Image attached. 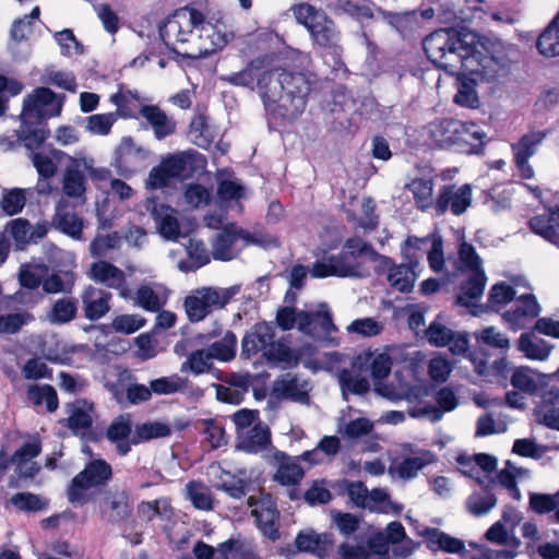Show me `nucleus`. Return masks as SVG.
<instances>
[{
    "label": "nucleus",
    "mask_w": 559,
    "mask_h": 559,
    "mask_svg": "<svg viewBox=\"0 0 559 559\" xmlns=\"http://www.w3.org/2000/svg\"><path fill=\"white\" fill-rule=\"evenodd\" d=\"M271 61L267 56L257 57L242 70L222 75L221 80L234 86L258 90L267 109L283 119L295 120L306 109L318 79L312 73L272 67Z\"/></svg>",
    "instance_id": "nucleus-1"
},
{
    "label": "nucleus",
    "mask_w": 559,
    "mask_h": 559,
    "mask_svg": "<svg viewBox=\"0 0 559 559\" xmlns=\"http://www.w3.org/2000/svg\"><path fill=\"white\" fill-rule=\"evenodd\" d=\"M159 35L170 50L188 59L206 57L228 43L226 33L191 7L177 9L159 28Z\"/></svg>",
    "instance_id": "nucleus-2"
},
{
    "label": "nucleus",
    "mask_w": 559,
    "mask_h": 559,
    "mask_svg": "<svg viewBox=\"0 0 559 559\" xmlns=\"http://www.w3.org/2000/svg\"><path fill=\"white\" fill-rule=\"evenodd\" d=\"M362 246H369V243L360 237L348 238L345 241L344 249L338 254L313 264L311 269L312 276L366 277L370 275V267L367 265V251Z\"/></svg>",
    "instance_id": "nucleus-3"
},
{
    "label": "nucleus",
    "mask_w": 559,
    "mask_h": 559,
    "mask_svg": "<svg viewBox=\"0 0 559 559\" xmlns=\"http://www.w3.org/2000/svg\"><path fill=\"white\" fill-rule=\"evenodd\" d=\"M392 361L385 354L374 355L365 353L358 355L349 369L340 372L338 380L342 389L355 394L367 393L370 389L369 379L380 381L391 371Z\"/></svg>",
    "instance_id": "nucleus-4"
},
{
    "label": "nucleus",
    "mask_w": 559,
    "mask_h": 559,
    "mask_svg": "<svg viewBox=\"0 0 559 559\" xmlns=\"http://www.w3.org/2000/svg\"><path fill=\"white\" fill-rule=\"evenodd\" d=\"M269 247L276 240L262 231H249L236 224L225 225L212 241V255L215 260L230 261L236 259L246 246Z\"/></svg>",
    "instance_id": "nucleus-5"
},
{
    "label": "nucleus",
    "mask_w": 559,
    "mask_h": 559,
    "mask_svg": "<svg viewBox=\"0 0 559 559\" xmlns=\"http://www.w3.org/2000/svg\"><path fill=\"white\" fill-rule=\"evenodd\" d=\"M423 46L428 59L450 73H454L469 50L454 31L444 28L429 34Z\"/></svg>",
    "instance_id": "nucleus-6"
},
{
    "label": "nucleus",
    "mask_w": 559,
    "mask_h": 559,
    "mask_svg": "<svg viewBox=\"0 0 559 559\" xmlns=\"http://www.w3.org/2000/svg\"><path fill=\"white\" fill-rule=\"evenodd\" d=\"M239 290V286H204L192 290L183 301L189 321L200 322L214 311L224 309Z\"/></svg>",
    "instance_id": "nucleus-7"
},
{
    "label": "nucleus",
    "mask_w": 559,
    "mask_h": 559,
    "mask_svg": "<svg viewBox=\"0 0 559 559\" xmlns=\"http://www.w3.org/2000/svg\"><path fill=\"white\" fill-rule=\"evenodd\" d=\"M112 478V468L102 459L92 460L80 472L67 488L68 500L73 504L83 506L88 501V490L105 486Z\"/></svg>",
    "instance_id": "nucleus-8"
},
{
    "label": "nucleus",
    "mask_w": 559,
    "mask_h": 559,
    "mask_svg": "<svg viewBox=\"0 0 559 559\" xmlns=\"http://www.w3.org/2000/svg\"><path fill=\"white\" fill-rule=\"evenodd\" d=\"M108 171L106 169L94 168L85 159H74L66 168L62 178V190L68 198L75 199L80 203L85 202L87 189V179H104Z\"/></svg>",
    "instance_id": "nucleus-9"
},
{
    "label": "nucleus",
    "mask_w": 559,
    "mask_h": 559,
    "mask_svg": "<svg viewBox=\"0 0 559 559\" xmlns=\"http://www.w3.org/2000/svg\"><path fill=\"white\" fill-rule=\"evenodd\" d=\"M63 98L48 87H37L28 95L23 104L22 120L41 122L51 117L59 116L63 106Z\"/></svg>",
    "instance_id": "nucleus-10"
},
{
    "label": "nucleus",
    "mask_w": 559,
    "mask_h": 559,
    "mask_svg": "<svg viewBox=\"0 0 559 559\" xmlns=\"http://www.w3.org/2000/svg\"><path fill=\"white\" fill-rule=\"evenodd\" d=\"M247 503L261 533L273 542L277 540L281 536L280 511L272 495L260 491L250 496Z\"/></svg>",
    "instance_id": "nucleus-11"
},
{
    "label": "nucleus",
    "mask_w": 559,
    "mask_h": 559,
    "mask_svg": "<svg viewBox=\"0 0 559 559\" xmlns=\"http://www.w3.org/2000/svg\"><path fill=\"white\" fill-rule=\"evenodd\" d=\"M460 66L463 71L473 76L474 81L478 82H491L503 70V64L498 58L471 48Z\"/></svg>",
    "instance_id": "nucleus-12"
},
{
    "label": "nucleus",
    "mask_w": 559,
    "mask_h": 559,
    "mask_svg": "<svg viewBox=\"0 0 559 559\" xmlns=\"http://www.w3.org/2000/svg\"><path fill=\"white\" fill-rule=\"evenodd\" d=\"M472 203V188L469 185H445L435 200V210L438 215L450 211L453 215L463 214Z\"/></svg>",
    "instance_id": "nucleus-13"
},
{
    "label": "nucleus",
    "mask_w": 559,
    "mask_h": 559,
    "mask_svg": "<svg viewBox=\"0 0 559 559\" xmlns=\"http://www.w3.org/2000/svg\"><path fill=\"white\" fill-rule=\"evenodd\" d=\"M425 335L431 345L447 346L453 355H462L468 349V338L465 333L453 331L438 320L430 323Z\"/></svg>",
    "instance_id": "nucleus-14"
},
{
    "label": "nucleus",
    "mask_w": 559,
    "mask_h": 559,
    "mask_svg": "<svg viewBox=\"0 0 559 559\" xmlns=\"http://www.w3.org/2000/svg\"><path fill=\"white\" fill-rule=\"evenodd\" d=\"M546 135V131H531L523 134L516 143L511 145L513 160L522 178L531 179L534 177V170L528 164V158L536 153L537 146Z\"/></svg>",
    "instance_id": "nucleus-15"
},
{
    "label": "nucleus",
    "mask_w": 559,
    "mask_h": 559,
    "mask_svg": "<svg viewBox=\"0 0 559 559\" xmlns=\"http://www.w3.org/2000/svg\"><path fill=\"white\" fill-rule=\"evenodd\" d=\"M309 33L317 48L335 56L342 53L341 33L336 28L335 22L328 14L312 25Z\"/></svg>",
    "instance_id": "nucleus-16"
},
{
    "label": "nucleus",
    "mask_w": 559,
    "mask_h": 559,
    "mask_svg": "<svg viewBox=\"0 0 559 559\" xmlns=\"http://www.w3.org/2000/svg\"><path fill=\"white\" fill-rule=\"evenodd\" d=\"M112 294L93 285L86 286L81 294L83 312L86 319L97 321L111 309Z\"/></svg>",
    "instance_id": "nucleus-17"
},
{
    "label": "nucleus",
    "mask_w": 559,
    "mask_h": 559,
    "mask_svg": "<svg viewBox=\"0 0 559 559\" xmlns=\"http://www.w3.org/2000/svg\"><path fill=\"white\" fill-rule=\"evenodd\" d=\"M51 225L74 239H82L83 219L78 215L70 201L64 198H61L56 204Z\"/></svg>",
    "instance_id": "nucleus-18"
},
{
    "label": "nucleus",
    "mask_w": 559,
    "mask_h": 559,
    "mask_svg": "<svg viewBox=\"0 0 559 559\" xmlns=\"http://www.w3.org/2000/svg\"><path fill=\"white\" fill-rule=\"evenodd\" d=\"M275 338V329L272 323L259 322L246 333L241 342V356L250 359L260 352H265L272 340Z\"/></svg>",
    "instance_id": "nucleus-19"
},
{
    "label": "nucleus",
    "mask_w": 559,
    "mask_h": 559,
    "mask_svg": "<svg viewBox=\"0 0 559 559\" xmlns=\"http://www.w3.org/2000/svg\"><path fill=\"white\" fill-rule=\"evenodd\" d=\"M132 510V502L126 491L109 492L100 504L102 519L111 524L127 521Z\"/></svg>",
    "instance_id": "nucleus-20"
},
{
    "label": "nucleus",
    "mask_w": 559,
    "mask_h": 559,
    "mask_svg": "<svg viewBox=\"0 0 559 559\" xmlns=\"http://www.w3.org/2000/svg\"><path fill=\"white\" fill-rule=\"evenodd\" d=\"M41 452L39 441L24 443L11 456V463L15 465V472L20 478H34L40 471L37 462L33 461Z\"/></svg>",
    "instance_id": "nucleus-21"
},
{
    "label": "nucleus",
    "mask_w": 559,
    "mask_h": 559,
    "mask_svg": "<svg viewBox=\"0 0 559 559\" xmlns=\"http://www.w3.org/2000/svg\"><path fill=\"white\" fill-rule=\"evenodd\" d=\"M139 115L147 121L157 140H164L176 133V120L174 117L168 116L159 106L143 105L140 108Z\"/></svg>",
    "instance_id": "nucleus-22"
},
{
    "label": "nucleus",
    "mask_w": 559,
    "mask_h": 559,
    "mask_svg": "<svg viewBox=\"0 0 559 559\" xmlns=\"http://www.w3.org/2000/svg\"><path fill=\"white\" fill-rule=\"evenodd\" d=\"M147 156L148 152L145 148L136 145L132 138L126 136L116 150V165L122 171L134 173Z\"/></svg>",
    "instance_id": "nucleus-23"
},
{
    "label": "nucleus",
    "mask_w": 559,
    "mask_h": 559,
    "mask_svg": "<svg viewBox=\"0 0 559 559\" xmlns=\"http://www.w3.org/2000/svg\"><path fill=\"white\" fill-rule=\"evenodd\" d=\"M300 319V332L312 337L326 336L337 330L328 310L301 311Z\"/></svg>",
    "instance_id": "nucleus-24"
},
{
    "label": "nucleus",
    "mask_w": 559,
    "mask_h": 559,
    "mask_svg": "<svg viewBox=\"0 0 559 559\" xmlns=\"http://www.w3.org/2000/svg\"><path fill=\"white\" fill-rule=\"evenodd\" d=\"M295 545L300 551L314 554L321 559H329L333 546V535L331 533L318 534L312 530L300 532Z\"/></svg>",
    "instance_id": "nucleus-25"
},
{
    "label": "nucleus",
    "mask_w": 559,
    "mask_h": 559,
    "mask_svg": "<svg viewBox=\"0 0 559 559\" xmlns=\"http://www.w3.org/2000/svg\"><path fill=\"white\" fill-rule=\"evenodd\" d=\"M132 420L130 415L115 418L106 431L107 439L116 445L119 455L124 456L131 450Z\"/></svg>",
    "instance_id": "nucleus-26"
},
{
    "label": "nucleus",
    "mask_w": 559,
    "mask_h": 559,
    "mask_svg": "<svg viewBox=\"0 0 559 559\" xmlns=\"http://www.w3.org/2000/svg\"><path fill=\"white\" fill-rule=\"evenodd\" d=\"M271 443V432L266 425L258 421L253 428L240 432L238 437V449L257 453L263 451Z\"/></svg>",
    "instance_id": "nucleus-27"
},
{
    "label": "nucleus",
    "mask_w": 559,
    "mask_h": 559,
    "mask_svg": "<svg viewBox=\"0 0 559 559\" xmlns=\"http://www.w3.org/2000/svg\"><path fill=\"white\" fill-rule=\"evenodd\" d=\"M69 417L63 420L64 425L71 429L75 435H84L93 424V404L84 400H78L68 405Z\"/></svg>",
    "instance_id": "nucleus-28"
},
{
    "label": "nucleus",
    "mask_w": 559,
    "mask_h": 559,
    "mask_svg": "<svg viewBox=\"0 0 559 559\" xmlns=\"http://www.w3.org/2000/svg\"><path fill=\"white\" fill-rule=\"evenodd\" d=\"M88 276L108 288H119L126 283L124 272L106 260L92 263Z\"/></svg>",
    "instance_id": "nucleus-29"
},
{
    "label": "nucleus",
    "mask_w": 559,
    "mask_h": 559,
    "mask_svg": "<svg viewBox=\"0 0 559 559\" xmlns=\"http://www.w3.org/2000/svg\"><path fill=\"white\" fill-rule=\"evenodd\" d=\"M536 414L545 426L559 429V389L549 388L546 390L537 406Z\"/></svg>",
    "instance_id": "nucleus-30"
},
{
    "label": "nucleus",
    "mask_w": 559,
    "mask_h": 559,
    "mask_svg": "<svg viewBox=\"0 0 559 559\" xmlns=\"http://www.w3.org/2000/svg\"><path fill=\"white\" fill-rule=\"evenodd\" d=\"M274 393L283 399L306 403L309 400L307 383L296 374L286 373L274 382Z\"/></svg>",
    "instance_id": "nucleus-31"
},
{
    "label": "nucleus",
    "mask_w": 559,
    "mask_h": 559,
    "mask_svg": "<svg viewBox=\"0 0 559 559\" xmlns=\"http://www.w3.org/2000/svg\"><path fill=\"white\" fill-rule=\"evenodd\" d=\"M530 228L546 240L559 246V207L546 215H537L530 219Z\"/></svg>",
    "instance_id": "nucleus-32"
},
{
    "label": "nucleus",
    "mask_w": 559,
    "mask_h": 559,
    "mask_svg": "<svg viewBox=\"0 0 559 559\" xmlns=\"http://www.w3.org/2000/svg\"><path fill=\"white\" fill-rule=\"evenodd\" d=\"M49 131L45 124L37 121H25L22 120L21 129L16 131V142L35 153L34 151L39 148L48 138Z\"/></svg>",
    "instance_id": "nucleus-33"
},
{
    "label": "nucleus",
    "mask_w": 559,
    "mask_h": 559,
    "mask_svg": "<svg viewBox=\"0 0 559 559\" xmlns=\"http://www.w3.org/2000/svg\"><path fill=\"white\" fill-rule=\"evenodd\" d=\"M459 128H461L460 120L453 118L436 120L430 124V136L441 147L451 146L457 144Z\"/></svg>",
    "instance_id": "nucleus-34"
},
{
    "label": "nucleus",
    "mask_w": 559,
    "mask_h": 559,
    "mask_svg": "<svg viewBox=\"0 0 559 559\" xmlns=\"http://www.w3.org/2000/svg\"><path fill=\"white\" fill-rule=\"evenodd\" d=\"M304 476L305 469L301 467L299 459L282 453L278 467L274 474V480L284 486H296L301 481Z\"/></svg>",
    "instance_id": "nucleus-35"
},
{
    "label": "nucleus",
    "mask_w": 559,
    "mask_h": 559,
    "mask_svg": "<svg viewBox=\"0 0 559 559\" xmlns=\"http://www.w3.org/2000/svg\"><path fill=\"white\" fill-rule=\"evenodd\" d=\"M486 275L483 270L468 272L467 278L461 285V294L457 296V304L461 306H472V300L478 299L484 292Z\"/></svg>",
    "instance_id": "nucleus-36"
},
{
    "label": "nucleus",
    "mask_w": 559,
    "mask_h": 559,
    "mask_svg": "<svg viewBox=\"0 0 559 559\" xmlns=\"http://www.w3.org/2000/svg\"><path fill=\"white\" fill-rule=\"evenodd\" d=\"M539 310V305L534 295L527 294L519 297L514 308L506 311L503 318L510 323L520 324L523 319L536 318Z\"/></svg>",
    "instance_id": "nucleus-37"
},
{
    "label": "nucleus",
    "mask_w": 559,
    "mask_h": 559,
    "mask_svg": "<svg viewBox=\"0 0 559 559\" xmlns=\"http://www.w3.org/2000/svg\"><path fill=\"white\" fill-rule=\"evenodd\" d=\"M536 48L546 58L559 56V13L538 36Z\"/></svg>",
    "instance_id": "nucleus-38"
},
{
    "label": "nucleus",
    "mask_w": 559,
    "mask_h": 559,
    "mask_svg": "<svg viewBox=\"0 0 559 559\" xmlns=\"http://www.w3.org/2000/svg\"><path fill=\"white\" fill-rule=\"evenodd\" d=\"M110 102L116 105V114L121 118H135L141 108V98L138 92L120 90L110 96Z\"/></svg>",
    "instance_id": "nucleus-39"
},
{
    "label": "nucleus",
    "mask_w": 559,
    "mask_h": 559,
    "mask_svg": "<svg viewBox=\"0 0 559 559\" xmlns=\"http://www.w3.org/2000/svg\"><path fill=\"white\" fill-rule=\"evenodd\" d=\"M195 429L204 436V441H206L213 450L227 444L225 428L218 419H200L195 423Z\"/></svg>",
    "instance_id": "nucleus-40"
},
{
    "label": "nucleus",
    "mask_w": 559,
    "mask_h": 559,
    "mask_svg": "<svg viewBox=\"0 0 559 559\" xmlns=\"http://www.w3.org/2000/svg\"><path fill=\"white\" fill-rule=\"evenodd\" d=\"M162 163L164 164V168H167L177 181L189 178L194 171L193 155L188 153L169 155L164 158Z\"/></svg>",
    "instance_id": "nucleus-41"
},
{
    "label": "nucleus",
    "mask_w": 559,
    "mask_h": 559,
    "mask_svg": "<svg viewBox=\"0 0 559 559\" xmlns=\"http://www.w3.org/2000/svg\"><path fill=\"white\" fill-rule=\"evenodd\" d=\"M426 543L429 549L444 550L447 552L457 554L464 549V543L454 538L438 528H430L425 534Z\"/></svg>",
    "instance_id": "nucleus-42"
},
{
    "label": "nucleus",
    "mask_w": 559,
    "mask_h": 559,
    "mask_svg": "<svg viewBox=\"0 0 559 559\" xmlns=\"http://www.w3.org/2000/svg\"><path fill=\"white\" fill-rule=\"evenodd\" d=\"M121 246V238L114 231L107 235H97L90 245L91 255L95 259H112V252Z\"/></svg>",
    "instance_id": "nucleus-43"
},
{
    "label": "nucleus",
    "mask_w": 559,
    "mask_h": 559,
    "mask_svg": "<svg viewBox=\"0 0 559 559\" xmlns=\"http://www.w3.org/2000/svg\"><path fill=\"white\" fill-rule=\"evenodd\" d=\"M429 463H431V455L429 452H426L420 455L405 457L403 461L394 463L390 467V472L397 474L400 478L411 479Z\"/></svg>",
    "instance_id": "nucleus-44"
},
{
    "label": "nucleus",
    "mask_w": 559,
    "mask_h": 559,
    "mask_svg": "<svg viewBox=\"0 0 559 559\" xmlns=\"http://www.w3.org/2000/svg\"><path fill=\"white\" fill-rule=\"evenodd\" d=\"M78 313V300L72 297H63L55 301L47 317L51 323L66 324L75 319Z\"/></svg>",
    "instance_id": "nucleus-45"
},
{
    "label": "nucleus",
    "mask_w": 559,
    "mask_h": 559,
    "mask_svg": "<svg viewBox=\"0 0 559 559\" xmlns=\"http://www.w3.org/2000/svg\"><path fill=\"white\" fill-rule=\"evenodd\" d=\"M120 381H127L126 400L127 403L138 405L152 399L151 385L135 383V377L127 369L120 372Z\"/></svg>",
    "instance_id": "nucleus-46"
},
{
    "label": "nucleus",
    "mask_w": 559,
    "mask_h": 559,
    "mask_svg": "<svg viewBox=\"0 0 559 559\" xmlns=\"http://www.w3.org/2000/svg\"><path fill=\"white\" fill-rule=\"evenodd\" d=\"M329 559H368V549L362 542L356 539L340 544L333 539Z\"/></svg>",
    "instance_id": "nucleus-47"
},
{
    "label": "nucleus",
    "mask_w": 559,
    "mask_h": 559,
    "mask_svg": "<svg viewBox=\"0 0 559 559\" xmlns=\"http://www.w3.org/2000/svg\"><path fill=\"white\" fill-rule=\"evenodd\" d=\"M519 349L531 359L544 360L548 357L551 346L534 334H523L519 340Z\"/></svg>",
    "instance_id": "nucleus-48"
},
{
    "label": "nucleus",
    "mask_w": 559,
    "mask_h": 559,
    "mask_svg": "<svg viewBox=\"0 0 559 559\" xmlns=\"http://www.w3.org/2000/svg\"><path fill=\"white\" fill-rule=\"evenodd\" d=\"M187 495L192 504L200 510L214 509V497L211 489L202 481L192 480L187 484Z\"/></svg>",
    "instance_id": "nucleus-49"
},
{
    "label": "nucleus",
    "mask_w": 559,
    "mask_h": 559,
    "mask_svg": "<svg viewBox=\"0 0 559 559\" xmlns=\"http://www.w3.org/2000/svg\"><path fill=\"white\" fill-rule=\"evenodd\" d=\"M459 90L454 96V102L461 106L474 108L478 104L477 93L474 86L478 81H474L473 76L463 71L459 78Z\"/></svg>",
    "instance_id": "nucleus-50"
},
{
    "label": "nucleus",
    "mask_w": 559,
    "mask_h": 559,
    "mask_svg": "<svg viewBox=\"0 0 559 559\" xmlns=\"http://www.w3.org/2000/svg\"><path fill=\"white\" fill-rule=\"evenodd\" d=\"M133 299L135 305L151 312H158L166 304V297L150 285H141Z\"/></svg>",
    "instance_id": "nucleus-51"
},
{
    "label": "nucleus",
    "mask_w": 559,
    "mask_h": 559,
    "mask_svg": "<svg viewBox=\"0 0 559 559\" xmlns=\"http://www.w3.org/2000/svg\"><path fill=\"white\" fill-rule=\"evenodd\" d=\"M169 207L160 206L158 209L155 206L152 214L157 223L160 235L167 239H176L180 235V227L178 219L169 213Z\"/></svg>",
    "instance_id": "nucleus-52"
},
{
    "label": "nucleus",
    "mask_w": 559,
    "mask_h": 559,
    "mask_svg": "<svg viewBox=\"0 0 559 559\" xmlns=\"http://www.w3.org/2000/svg\"><path fill=\"white\" fill-rule=\"evenodd\" d=\"M416 273L412 266L406 264L396 265L388 274V282L399 292L408 293L413 289Z\"/></svg>",
    "instance_id": "nucleus-53"
},
{
    "label": "nucleus",
    "mask_w": 559,
    "mask_h": 559,
    "mask_svg": "<svg viewBox=\"0 0 559 559\" xmlns=\"http://www.w3.org/2000/svg\"><path fill=\"white\" fill-rule=\"evenodd\" d=\"M408 189L412 191L415 203L419 210L425 211L431 206L435 207L432 180L423 178L414 179L408 185Z\"/></svg>",
    "instance_id": "nucleus-54"
},
{
    "label": "nucleus",
    "mask_w": 559,
    "mask_h": 559,
    "mask_svg": "<svg viewBox=\"0 0 559 559\" xmlns=\"http://www.w3.org/2000/svg\"><path fill=\"white\" fill-rule=\"evenodd\" d=\"M27 397L35 405H41L45 403L49 413L55 412L59 406L57 392L55 388L49 384L29 386L27 390Z\"/></svg>",
    "instance_id": "nucleus-55"
},
{
    "label": "nucleus",
    "mask_w": 559,
    "mask_h": 559,
    "mask_svg": "<svg viewBox=\"0 0 559 559\" xmlns=\"http://www.w3.org/2000/svg\"><path fill=\"white\" fill-rule=\"evenodd\" d=\"M187 250L191 262L181 261L179 263L180 270L185 272L195 271L210 262L209 251L202 241L191 239Z\"/></svg>",
    "instance_id": "nucleus-56"
},
{
    "label": "nucleus",
    "mask_w": 559,
    "mask_h": 559,
    "mask_svg": "<svg viewBox=\"0 0 559 559\" xmlns=\"http://www.w3.org/2000/svg\"><path fill=\"white\" fill-rule=\"evenodd\" d=\"M171 433V429L167 424L154 421L144 423L136 426L135 433L131 438L133 444H138L142 441H147L154 438L168 437Z\"/></svg>",
    "instance_id": "nucleus-57"
},
{
    "label": "nucleus",
    "mask_w": 559,
    "mask_h": 559,
    "mask_svg": "<svg viewBox=\"0 0 559 559\" xmlns=\"http://www.w3.org/2000/svg\"><path fill=\"white\" fill-rule=\"evenodd\" d=\"M213 357L209 349H197L189 354L187 360L181 366V371H191L194 374H201L212 369Z\"/></svg>",
    "instance_id": "nucleus-58"
},
{
    "label": "nucleus",
    "mask_w": 559,
    "mask_h": 559,
    "mask_svg": "<svg viewBox=\"0 0 559 559\" xmlns=\"http://www.w3.org/2000/svg\"><path fill=\"white\" fill-rule=\"evenodd\" d=\"M237 337L234 332L227 331L221 341L214 342L207 349L213 359L229 361L236 356Z\"/></svg>",
    "instance_id": "nucleus-59"
},
{
    "label": "nucleus",
    "mask_w": 559,
    "mask_h": 559,
    "mask_svg": "<svg viewBox=\"0 0 559 559\" xmlns=\"http://www.w3.org/2000/svg\"><path fill=\"white\" fill-rule=\"evenodd\" d=\"M74 284L75 277L72 273H52L43 281V290L46 294H70Z\"/></svg>",
    "instance_id": "nucleus-60"
},
{
    "label": "nucleus",
    "mask_w": 559,
    "mask_h": 559,
    "mask_svg": "<svg viewBox=\"0 0 559 559\" xmlns=\"http://www.w3.org/2000/svg\"><path fill=\"white\" fill-rule=\"evenodd\" d=\"M187 379L171 374L169 377H162L150 382L152 394L168 395L181 392L187 388Z\"/></svg>",
    "instance_id": "nucleus-61"
},
{
    "label": "nucleus",
    "mask_w": 559,
    "mask_h": 559,
    "mask_svg": "<svg viewBox=\"0 0 559 559\" xmlns=\"http://www.w3.org/2000/svg\"><path fill=\"white\" fill-rule=\"evenodd\" d=\"M515 298V290L507 283L495 284L489 292L488 307L491 310L500 311L507 304Z\"/></svg>",
    "instance_id": "nucleus-62"
},
{
    "label": "nucleus",
    "mask_w": 559,
    "mask_h": 559,
    "mask_svg": "<svg viewBox=\"0 0 559 559\" xmlns=\"http://www.w3.org/2000/svg\"><path fill=\"white\" fill-rule=\"evenodd\" d=\"M292 11L297 20V22L301 25H304L308 31L319 20H322L326 13L321 10L317 9L316 7L307 3L301 2L298 4H295L292 8Z\"/></svg>",
    "instance_id": "nucleus-63"
},
{
    "label": "nucleus",
    "mask_w": 559,
    "mask_h": 559,
    "mask_svg": "<svg viewBox=\"0 0 559 559\" xmlns=\"http://www.w3.org/2000/svg\"><path fill=\"white\" fill-rule=\"evenodd\" d=\"M5 231L14 239L19 249H24L31 243V224L25 218L12 219L7 224Z\"/></svg>",
    "instance_id": "nucleus-64"
}]
</instances>
